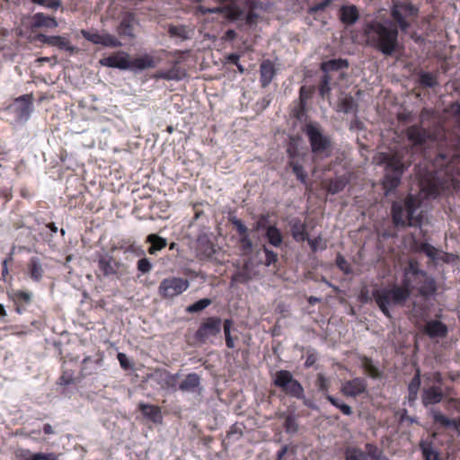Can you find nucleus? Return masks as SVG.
Here are the masks:
<instances>
[{
  "mask_svg": "<svg viewBox=\"0 0 460 460\" xmlns=\"http://www.w3.org/2000/svg\"><path fill=\"white\" fill-rule=\"evenodd\" d=\"M414 290L420 296L429 298L436 293L437 284L431 276L420 268L416 260H410L403 270L400 285L374 289L372 295L381 312L391 318L390 306L403 305Z\"/></svg>",
  "mask_w": 460,
  "mask_h": 460,
  "instance_id": "f257e3e1",
  "label": "nucleus"
},
{
  "mask_svg": "<svg viewBox=\"0 0 460 460\" xmlns=\"http://www.w3.org/2000/svg\"><path fill=\"white\" fill-rule=\"evenodd\" d=\"M419 8L409 1H394L391 16L397 26L391 22H382L377 20L367 22L363 32L367 44L385 56L393 55L398 48V29L406 33L411 27L408 18L418 16Z\"/></svg>",
  "mask_w": 460,
  "mask_h": 460,
  "instance_id": "f03ea898",
  "label": "nucleus"
},
{
  "mask_svg": "<svg viewBox=\"0 0 460 460\" xmlns=\"http://www.w3.org/2000/svg\"><path fill=\"white\" fill-rule=\"evenodd\" d=\"M455 115L460 118V102L452 105ZM449 146L447 151H439L437 162L446 165L447 172H451V181L455 189L460 190V133H449L445 140Z\"/></svg>",
  "mask_w": 460,
  "mask_h": 460,
  "instance_id": "7ed1b4c3",
  "label": "nucleus"
},
{
  "mask_svg": "<svg viewBox=\"0 0 460 460\" xmlns=\"http://www.w3.org/2000/svg\"><path fill=\"white\" fill-rule=\"evenodd\" d=\"M377 164L384 165L385 174L383 187L386 192L397 188L405 170L403 155L400 152H381L377 155Z\"/></svg>",
  "mask_w": 460,
  "mask_h": 460,
  "instance_id": "20e7f679",
  "label": "nucleus"
},
{
  "mask_svg": "<svg viewBox=\"0 0 460 460\" xmlns=\"http://www.w3.org/2000/svg\"><path fill=\"white\" fill-rule=\"evenodd\" d=\"M444 377L439 371L424 375L425 385L421 390L423 406L435 405L451 394L452 387L443 386Z\"/></svg>",
  "mask_w": 460,
  "mask_h": 460,
  "instance_id": "39448f33",
  "label": "nucleus"
},
{
  "mask_svg": "<svg viewBox=\"0 0 460 460\" xmlns=\"http://www.w3.org/2000/svg\"><path fill=\"white\" fill-rule=\"evenodd\" d=\"M304 131L308 137L313 154L315 155L330 156L332 153V141L328 136L323 134L321 127L316 122H308Z\"/></svg>",
  "mask_w": 460,
  "mask_h": 460,
  "instance_id": "423d86ee",
  "label": "nucleus"
},
{
  "mask_svg": "<svg viewBox=\"0 0 460 460\" xmlns=\"http://www.w3.org/2000/svg\"><path fill=\"white\" fill-rule=\"evenodd\" d=\"M273 385L281 389L287 395L296 399H304L305 391L302 385L293 377L288 370H279L273 378Z\"/></svg>",
  "mask_w": 460,
  "mask_h": 460,
  "instance_id": "0eeeda50",
  "label": "nucleus"
},
{
  "mask_svg": "<svg viewBox=\"0 0 460 460\" xmlns=\"http://www.w3.org/2000/svg\"><path fill=\"white\" fill-rule=\"evenodd\" d=\"M189 286L187 279L170 277L161 281L158 293L163 298L171 299L182 294Z\"/></svg>",
  "mask_w": 460,
  "mask_h": 460,
  "instance_id": "6e6552de",
  "label": "nucleus"
},
{
  "mask_svg": "<svg viewBox=\"0 0 460 460\" xmlns=\"http://www.w3.org/2000/svg\"><path fill=\"white\" fill-rule=\"evenodd\" d=\"M222 321L219 317H208L196 332V338L201 342H206L210 337H215L221 332Z\"/></svg>",
  "mask_w": 460,
  "mask_h": 460,
  "instance_id": "1a4fd4ad",
  "label": "nucleus"
},
{
  "mask_svg": "<svg viewBox=\"0 0 460 460\" xmlns=\"http://www.w3.org/2000/svg\"><path fill=\"white\" fill-rule=\"evenodd\" d=\"M167 54L170 57H172L175 58L173 61L172 66L170 69L167 70H159L157 71L154 78L155 79H164V80H175L179 81L183 78L185 75V73L183 70H181L179 66V64L181 62L180 58L181 56L183 54L181 50H174L172 52H167Z\"/></svg>",
  "mask_w": 460,
  "mask_h": 460,
  "instance_id": "9d476101",
  "label": "nucleus"
},
{
  "mask_svg": "<svg viewBox=\"0 0 460 460\" xmlns=\"http://www.w3.org/2000/svg\"><path fill=\"white\" fill-rule=\"evenodd\" d=\"M179 374H172L166 369L156 368L151 375V378L163 390L175 392L178 389Z\"/></svg>",
  "mask_w": 460,
  "mask_h": 460,
  "instance_id": "9b49d317",
  "label": "nucleus"
},
{
  "mask_svg": "<svg viewBox=\"0 0 460 460\" xmlns=\"http://www.w3.org/2000/svg\"><path fill=\"white\" fill-rule=\"evenodd\" d=\"M165 52V50L162 49L154 53H145L130 60V69L145 70L147 68H154L162 61V58L158 54Z\"/></svg>",
  "mask_w": 460,
  "mask_h": 460,
  "instance_id": "f8f14e48",
  "label": "nucleus"
},
{
  "mask_svg": "<svg viewBox=\"0 0 460 460\" xmlns=\"http://www.w3.org/2000/svg\"><path fill=\"white\" fill-rule=\"evenodd\" d=\"M81 35L88 41L93 44L102 45L109 48H118L121 42L113 35L109 33L92 32L86 30H81Z\"/></svg>",
  "mask_w": 460,
  "mask_h": 460,
  "instance_id": "ddd939ff",
  "label": "nucleus"
},
{
  "mask_svg": "<svg viewBox=\"0 0 460 460\" xmlns=\"http://www.w3.org/2000/svg\"><path fill=\"white\" fill-rule=\"evenodd\" d=\"M99 63L106 67L130 69V59L128 53L119 51L100 59Z\"/></svg>",
  "mask_w": 460,
  "mask_h": 460,
  "instance_id": "4468645a",
  "label": "nucleus"
},
{
  "mask_svg": "<svg viewBox=\"0 0 460 460\" xmlns=\"http://www.w3.org/2000/svg\"><path fill=\"white\" fill-rule=\"evenodd\" d=\"M406 137L408 140L414 146H422L428 140L432 139V134L421 125H412L406 128Z\"/></svg>",
  "mask_w": 460,
  "mask_h": 460,
  "instance_id": "2eb2a0df",
  "label": "nucleus"
},
{
  "mask_svg": "<svg viewBox=\"0 0 460 460\" xmlns=\"http://www.w3.org/2000/svg\"><path fill=\"white\" fill-rule=\"evenodd\" d=\"M215 5L207 6L205 4H199L198 12L203 15L207 13H216L222 15L225 22L230 21V0H213Z\"/></svg>",
  "mask_w": 460,
  "mask_h": 460,
  "instance_id": "dca6fc26",
  "label": "nucleus"
},
{
  "mask_svg": "<svg viewBox=\"0 0 460 460\" xmlns=\"http://www.w3.org/2000/svg\"><path fill=\"white\" fill-rule=\"evenodd\" d=\"M121 263L115 258L110 255H102L98 260V272L97 276L102 275L103 277L115 276L118 274Z\"/></svg>",
  "mask_w": 460,
  "mask_h": 460,
  "instance_id": "f3484780",
  "label": "nucleus"
},
{
  "mask_svg": "<svg viewBox=\"0 0 460 460\" xmlns=\"http://www.w3.org/2000/svg\"><path fill=\"white\" fill-rule=\"evenodd\" d=\"M288 154L289 157L288 167L292 170V172L296 175L297 181L303 184H305L307 180V173L301 163V158L297 155L296 149L288 147Z\"/></svg>",
  "mask_w": 460,
  "mask_h": 460,
  "instance_id": "a211bd4d",
  "label": "nucleus"
},
{
  "mask_svg": "<svg viewBox=\"0 0 460 460\" xmlns=\"http://www.w3.org/2000/svg\"><path fill=\"white\" fill-rule=\"evenodd\" d=\"M420 192L427 199H437L441 191L440 184L433 174H428L420 180Z\"/></svg>",
  "mask_w": 460,
  "mask_h": 460,
  "instance_id": "6ab92c4d",
  "label": "nucleus"
},
{
  "mask_svg": "<svg viewBox=\"0 0 460 460\" xmlns=\"http://www.w3.org/2000/svg\"><path fill=\"white\" fill-rule=\"evenodd\" d=\"M367 390V383L365 379L355 377L342 384L341 392L345 396L357 397Z\"/></svg>",
  "mask_w": 460,
  "mask_h": 460,
  "instance_id": "aec40b11",
  "label": "nucleus"
},
{
  "mask_svg": "<svg viewBox=\"0 0 460 460\" xmlns=\"http://www.w3.org/2000/svg\"><path fill=\"white\" fill-rule=\"evenodd\" d=\"M9 298L15 305V312L22 314L26 310V305L31 304L32 294L23 290H14L8 294Z\"/></svg>",
  "mask_w": 460,
  "mask_h": 460,
  "instance_id": "412c9836",
  "label": "nucleus"
},
{
  "mask_svg": "<svg viewBox=\"0 0 460 460\" xmlns=\"http://www.w3.org/2000/svg\"><path fill=\"white\" fill-rule=\"evenodd\" d=\"M437 434L432 433V435L428 437L426 439H421L420 441V449L421 450L424 460H438L439 453L434 443Z\"/></svg>",
  "mask_w": 460,
  "mask_h": 460,
  "instance_id": "4be33fe9",
  "label": "nucleus"
},
{
  "mask_svg": "<svg viewBox=\"0 0 460 460\" xmlns=\"http://www.w3.org/2000/svg\"><path fill=\"white\" fill-rule=\"evenodd\" d=\"M423 332L429 338H445L447 335V326L438 320H429L426 322Z\"/></svg>",
  "mask_w": 460,
  "mask_h": 460,
  "instance_id": "5701e85b",
  "label": "nucleus"
},
{
  "mask_svg": "<svg viewBox=\"0 0 460 460\" xmlns=\"http://www.w3.org/2000/svg\"><path fill=\"white\" fill-rule=\"evenodd\" d=\"M277 70L274 63L270 59H265L260 66V84L262 88L267 87L276 75Z\"/></svg>",
  "mask_w": 460,
  "mask_h": 460,
  "instance_id": "b1692460",
  "label": "nucleus"
},
{
  "mask_svg": "<svg viewBox=\"0 0 460 460\" xmlns=\"http://www.w3.org/2000/svg\"><path fill=\"white\" fill-rule=\"evenodd\" d=\"M196 252L200 259L209 258L215 252L214 244L207 234L199 235L196 241Z\"/></svg>",
  "mask_w": 460,
  "mask_h": 460,
  "instance_id": "393cba45",
  "label": "nucleus"
},
{
  "mask_svg": "<svg viewBox=\"0 0 460 460\" xmlns=\"http://www.w3.org/2000/svg\"><path fill=\"white\" fill-rule=\"evenodd\" d=\"M43 42L53 47H57L61 50L69 53H75L76 48L71 44L68 38L63 36H44Z\"/></svg>",
  "mask_w": 460,
  "mask_h": 460,
  "instance_id": "a878e982",
  "label": "nucleus"
},
{
  "mask_svg": "<svg viewBox=\"0 0 460 460\" xmlns=\"http://www.w3.org/2000/svg\"><path fill=\"white\" fill-rule=\"evenodd\" d=\"M15 111L19 118H28L32 107V96L23 94L15 100Z\"/></svg>",
  "mask_w": 460,
  "mask_h": 460,
  "instance_id": "bb28decb",
  "label": "nucleus"
},
{
  "mask_svg": "<svg viewBox=\"0 0 460 460\" xmlns=\"http://www.w3.org/2000/svg\"><path fill=\"white\" fill-rule=\"evenodd\" d=\"M431 417L435 424H438L443 428H453L460 430V416L457 419H448L440 411L432 410Z\"/></svg>",
  "mask_w": 460,
  "mask_h": 460,
  "instance_id": "cd10ccee",
  "label": "nucleus"
},
{
  "mask_svg": "<svg viewBox=\"0 0 460 460\" xmlns=\"http://www.w3.org/2000/svg\"><path fill=\"white\" fill-rule=\"evenodd\" d=\"M201 378L197 373H190L179 384L178 389L182 392H196L200 390Z\"/></svg>",
  "mask_w": 460,
  "mask_h": 460,
  "instance_id": "c85d7f7f",
  "label": "nucleus"
},
{
  "mask_svg": "<svg viewBox=\"0 0 460 460\" xmlns=\"http://www.w3.org/2000/svg\"><path fill=\"white\" fill-rule=\"evenodd\" d=\"M139 411L145 418L153 421L154 423H161L163 420V415L161 408L157 405L140 403Z\"/></svg>",
  "mask_w": 460,
  "mask_h": 460,
  "instance_id": "c756f323",
  "label": "nucleus"
},
{
  "mask_svg": "<svg viewBox=\"0 0 460 460\" xmlns=\"http://www.w3.org/2000/svg\"><path fill=\"white\" fill-rule=\"evenodd\" d=\"M359 18L358 8L355 5H343L340 9V19L346 25L354 24Z\"/></svg>",
  "mask_w": 460,
  "mask_h": 460,
  "instance_id": "7c9ffc66",
  "label": "nucleus"
},
{
  "mask_svg": "<svg viewBox=\"0 0 460 460\" xmlns=\"http://www.w3.org/2000/svg\"><path fill=\"white\" fill-rule=\"evenodd\" d=\"M102 361V358L93 359L91 357H86L83 359L80 370V376L84 378L96 373L98 367Z\"/></svg>",
  "mask_w": 460,
  "mask_h": 460,
  "instance_id": "2f4dec72",
  "label": "nucleus"
},
{
  "mask_svg": "<svg viewBox=\"0 0 460 460\" xmlns=\"http://www.w3.org/2000/svg\"><path fill=\"white\" fill-rule=\"evenodd\" d=\"M348 183V179L344 175L336 176L333 179L323 181V188L328 193L336 194L341 191Z\"/></svg>",
  "mask_w": 460,
  "mask_h": 460,
  "instance_id": "473e14b6",
  "label": "nucleus"
},
{
  "mask_svg": "<svg viewBox=\"0 0 460 460\" xmlns=\"http://www.w3.org/2000/svg\"><path fill=\"white\" fill-rule=\"evenodd\" d=\"M349 67V62L343 58H333L321 63V70L324 75H329L331 72L339 71Z\"/></svg>",
  "mask_w": 460,
  "mask_h": 460,
  "instance_id": "72a5a7b5",
  "label": "nucleus"
},
{
  "mask_svg": "<svg viewBox=\"0 0 460 460\" xmlns=\"http://www.w3.org/2000/svg\"><path fill=\"white\" fill-rule=\"evenodd\" d=\"M232 226H235L241 235V245L243 253H248L252 250V242L247 236V228L241 223L240 220L232 217Z\"/></svg>",
  "mask_w": 460,
  "mask_h": 460,
  "instance_id": "f704fd0d",
  "label": "nucleus"
},
{
  "mask_svg": "<svg viewBox=\"0 0 460 460\" xmlns=\"http://www.w3.org/2000/svg\"><path fill=\"white\" fill-rule=\"evenodd\" d=\"M406 205V217L409 226H417L421 223V217L419 213L421 203H404Z\"/></svg>",
  "mask_w": 460,
  "mask_h": 460,
  "instance_id": "c9c22d12",
  "label": "nucleus"
},
{
  "mask_svg": "<svg viewBox=\"0 0 460 460\" xmlns=\"http://www.w3.org/2000/svg\"><path fill=\"white\" fill-rule=\"evenodd\" d=\"M291 234L296 242H305L307 239L306 227L300 219H293L290 223Z\"/></svg>",
  "mask_w": 460,
  "mask_h": 460,
  "instance_id": "e433bc0d",
  "label": "nucleus"
},
{
  "mask_svg": "<svg viewBox=\"0 0 460 460\" xmlns=\"http://www.w3.org/2000/svg\"><path fill=\"white\" fill-rule=\"evenodd\" d=\"M28 270L30 277L33 281L39 282L41 280L44 270L38 257L31 258L28 263Z\"/></svg>",
  "mask_w": 460,
  "mask_h": 460,
  "instance_id": "4c0bfd02",
  "label": "nucleus"
},
{
  "mask_svg": "<svg viewBox=\"0 0 460 460\" xmlns=\"http://www.w3.org/2000/svg\"><path fill=\"white\" fill-rule=\"evenodd\" d=\"M58 23L55 18L46 15L43 13H37L32 16V26L35 28L46 27L54 28Z\"/></svg>",
  "mask_w": 460,
  "mask_h": 460,
  "instance_id": "58836bf2",
  "label": "nucleus"
},
{
  "mask_svg": "<svg viewBox=\"0 0 460 460\" xmlns=\"http://www.w3.org/2000/svg\"><path fill=\"white\" fill-rule=\"evenodd\" d=\"M420 383V371L417 369L408 385V401L410 402H414L417 400Z\"/></svg>",
  "mask_w": 460,
  "mask_h": 460,
  "instance_id": "ea45409f",
  "label": "nucleus"
},
{
  "mask_svg": "<svg viewBox=\"0 0 460 460\" xmlns=\"http://www.w3.org/2000/svg\"><path fill=\"white\" fill-rule=\"evenodd\" d=\"M146 242L151 244L148 248V252L152 255L155 254L158 251H161L167 246L166 239L159 236L156 234H151L147 235Z\"/></svg>",
  "mask_w": 460,
  "mask_h": 460,
  "instance_id": "a19ab883",
  "label": "nucleus"
},
{
  "mask_svg": "<svg viewBox=\"0 0 460 460\" xmlns=\"http://www.w3.org/2000/svg\"><path fill=\"white\" fill-rule=\"evenodd\" d=\"M418 83L425 88H433L438 85V75L433 72H420L418 77Z\"/></svg>",
  "mask_w": 460,
  "mask_h": 460,
  "instance_id": "79ce46f5",
  "label": "nucleus"
},
{
  "mask_svg": "<svg viewBox=\"0 0 460 460\" xmlns=\"http://www.w3.org/2000/svg\"><path fill=\"white\" fill-rule=\"evenodd\" d=\"M402 203H393V221L395 226H408L406 217V208L404 209L402 206Z\"/></svg>",
  "mask_w": 460,
  "mask_h": 460,
  "instance_id": "37998d69",
  "label": "nucleus"
},
{
  "mask_svg": "<svg viewBox=\"0 0 460 460\" xmlns=\"http://www.w3.org/2000/svg\"><path fill=\"white\" fill-rule=\"evenodd\" d=\"M265 238L267 239L270 244L275 247L280 246L283 242V236L281 232L274 226H270L267 228Z\"/></svg>",
  "mask_w": 460,
  "mask_h": 460,
  "instance_id": "c03bdc74",
  "label": "nucleus"
},
{
  "mask_svg": "<svg viewBox=\"0 0 460 460\" xmlns=\"http://www.w3.org/2000/svg\"><path fill=\"white\" fill-rule=\"evenodd\" d=\"M361 367L364 371L372 378L376 379L381 376V373L376 366L374 365L373 360L367 357H360Z\"/></svg>",
  "mask_w": 460,
  "mask_h": 460,
  "instance_id": "a18cd8bd",
  "label": "nucleus"
},
{
  "mask_svg": "<svg viewBox=\"0 0 460 460\" xmlns=\"http://www.w3.org/2000/svg\"><path fill=\"white\" fill-rule=\"evenodd\" d=\"M345 460H367L369 457L367 452H364L361 448L349 446L344 451Z\"/></svg>",
  "mask_w": 460,
  "mask_h": 460,
  "instance_id": "49530a36",
  "label": "nucleus"
},
{
  "mask_svg": "<svg viewBox=\"0 0 460 460\" xmlns=\"http://www.w3.org/2000/svg\"><path fill=\"white\" fill-rule=\"evenodd\" d=\"M168 34L171 38L185 40L190 38V31L185 25H171L168 29Z\"/></svg>",
  "mask_w": 460,
  "mask_h": 460,
  "instance_id": "de8ad7c7",
  "label": "nucleus"
},
{
  "mask_svg": "<svg viewBox=\"0 0 460 460\" xmlns=\"http://www.w3.org/2000/svg\"><path fill=\"white\" fill-rule=\"evenodd\" d=\"M365 449L371 460H390L377 446L372 443H367Z\"/></svg>",
  "mask_w": 460,
  "mask_h": 460,
  "instance_id": "09e8293b",
  "label": "nucleus"
},
{
  "mask_svg": "<svg viewBox=\"0 0 460 460\" xmlns=\"http://www.w3.org/2000/svg\"><path fill=\"white\" fill-rule=\"evenodd\" d=\"M326 400L332 403L334 407L339 409L344 415L350 416L352 414V409L349 405L344 403L342 401L333 397L332 395L327 394Z\"/></svg>",
  "mask_w": 460,
  "mask_h": 460,
  "instance_id": "8fccbe9b",
  "label": "nucleus"
},
{
  "mask_svg": "<svg viewBox=\"0 0 460 460\" xmlns=\"http://www.w3.org/2000/svg\"><path fill=\"white\" fill-rule=\"evenodd\" d=\"M341 110L345 113L354 112L358 111V103L351 96H347L341 101Z\"/></svg>",
  "mask_w": 460,
  "mask_h": 460,
  "instance_id": "3c124183",
  "label": "nucleus"
},
{
  "mask_svg": "<svg viewBox=\"0 0 460 460\" xmlns=\"http://www.w3.org/2000/svg\"><path fill=\"white\" fill-rule=\"evenodd\" d=\"M417 250L425 253L429 258L435 261L438 256V250L429 243L423 242L418 245Z\"/></svg>",
  "mask_w": 460,
  "mask_h": 460,
  "instance_id": "603ef678",
  "label": "nucleus"
},
{
  "mask_svg": "<svg viewBox=\"0 0 460 460\" xmlns=\"http://www.w3.org/2000/svg\"><path fill=\"white\" fill-rule=\"evenodd\" d=\"M306 105L304 102L298 101L292 108L291 115L297 120H303L306 117Z\"/></svg>",
  "mask_w": 460,
  "mask_h": 460,
  "instance_id": "864d4df0",
  "label": "nucleus"
},
{
  "mask_svg": "<svg viewBox=\"0 0 460 460\" xmlns=\"http://www.w3.org/2000/svg\"><path fill=\"white\" fill-rule=\"evenodd\" d=\"M211 303H212L211 299L202 298V299L193 303L192 305H189L186 310L188 313H197V312L202 311L205 308H207L208 305H211Z\"/></svg>",
  "mask_w": 460,
  "mask_h": 460,
  "instance_id": "5fc2aeb1",
  "label": "nucleus"
},
{
  "mask_svg": "<svg viewBox=\"0 0 460 460\" xmlns=\"http://www.w3.org/2000/svg\"><path fill=\"white\" fill-rule=\"evenodd\" d=\"M261 252L263 253V264L266 266H270L278 261V254L275 252L270 250L266 245L262 246Z\"/></svg>",
  "mask_w": 460,
  "mask_h": 460,
  "instance_id": "6e6d98bb",
  "label": "nucleus"
},
{
  "mask_svg": "<svg viewBox=\"0 0 460 460\" xmlns=\"http://www.w3.org/2000/svg\"><path fill=\"white\" fill-rule=\"evenodd\" d=\"M305 241H307L313 252H316L318 250H325L327 247L326 241H324L321 236H317L314 239H310L307 236Z\"/></svg>",
  "mask_w": 460,
  "mask_h": 460,
  "instance_id": "4d7b16f0",
  "label": "nucleus"
},
{
  "mask_svg": "<svg viewBox=\"0 0 460 460\" xmlns=\"http://www.w3.org/2000/svg\"><path fill=\"white\" fill-rule=\"evenodd\" d=\"M332 81V77L330 75H323L321 78L319 84V93L322 97L329 94L331 92L330 84Z\"/></svg>",
  "mask_w": 460,
  "mask_h": 460,
  "instance_id": "13d9d810",
  "label": "nucleus"
},
{
  "mask_svg": "<svg viewBox=\"0 0 460 460\" xmlns=\"http://www.w3.org/2000/svg\"><path fill=\"white\" fill-rule=\"evenodd\" d=\"M133 31V26L128 20H123L118 28V32L119 35L128 36L130 38L134 37Z\"/></svg>",
  "mask_w": 460,
  "mask_h": 460,
  "instance_id": "bf43d9fd",
  "label": "nucleus"
},
{
  "mask_svg": "<svg viewBox=\"0 0 460 460\" xmlns=\"http://www.w3.org/2000/svg\"><path fill=\"white\" fill-rule=\"evenodd\" d=\"M284 429L287 433L294 434L298 429V425L296 419L292 415L287 416L284 421Z\"/></svg>",
  "mask_w": 460,
  "mask_h": 460,
  "instance_id": "052dcab7",
  "label": "nucleus"
},
{
  "mask_svg": "<svg viewBox=\"0 0 460 460\" xmlns=\"http://www.w3.org/2000/svg\"><path fill=\"white\" fill-rule=\"evenodd\" d=\"M32 3L50 9L57 10L62 4V0H31Z\"/></svg>",
  "mask_w": 460,
  "mask_h": 460,
  "instance_id": "680f3d73",
  "label": "nucleus"
},
{
  "mask_svg": "<svg viewBox=\"0 0 460 460\" xmlns=\"http://www.w3.org/2000/svg\"><path fill=\"white\" fill-rule=\"evenodd\" d=\"M333 1L334 0H323L312 6H310L308 9V13L310 14H315L316 13H318L320 11H323L324 9L329 7Z\"/></svg>",
  "mask_w": 460,
  "mask_h": 460,
  "instance_id": "e2e57ef3",
  "label": "nucleus"
},
{
  "mask_svg": "<svg viewBox=\"0 0 460 460\" xmlns=\"http://www.w3.org/2000/svg\"><path fill=\"white\" fill-rule=\"evenodd\" d=\"M26 460H58V456L55 453H34L31 454Z\"/></svg>",
  "mask_w": 460,
  "mask_h": 460,
  "instance_id": "0e129e2a",
  "label": "nucleus"
},
{
  "mask_svg": "<svg viewBox=\"0 0 460 460\" xmlns=\"http://www.w3.org/2000/svg\"><path fill=\"white\" fill-rule=\"evenodd\" d=\"M336 265L345 274H349L351 272V268H350L349 263L341 253L337 254Z\"/></svg>",
  "mask_w": 460,
  "mask_h": 460,
  "instance_id": "69168bd1",
  "label": "nucleus"
},
{
  "mask_svg": "<svg viewBox=\"0 0 460 460\" xmlns=\"http://www.w3.org/2000/svg\"><path fill=\"white\" fill-rule=\"evenodd\" d=\"M316 385L318 387V390L323 392L325 394V396L329 394V382L323 374L317 375Z\"/></svg>",
  "mask_w": 460,
  "mask_h": 460,
  "instance_id": "338daca9",
  "label": "nucleus"
},
{
  "mask_svg": "<svg viewBox=\"0 0 460 460\" xmlns=\"http://www.w3.org/2000/svg\"><path fill=\"white\" fill-rule=\"evenodd\" d=\"M59 384L61 385H68L75 384V378L71 371H64L59 377Z\"/></svg>",
  "mask_w": 460,
  "mask_h": 460,
  "instance_id": "774afa93",
  "label": "nucleus"
}]
</instances>
